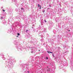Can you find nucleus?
<instances>
[{
    "label": "nucleus",
    "instance_id": "17",
    "mask_svg": "<svg viewBox=\"0 0 73 73\" xmlns=\"http://www.w3.org/2000/svg\"><path fill=\"white\" fill-rule=\"evenodd\" d=\"M39 51H40V50H39Z\"/></svg>",
    "mask_w": 73,
    "mask_h": 73
},
{
    "label": "nucleus",
    "instance_id": "1",
    "mask_svg": "<svg viewBox=\"0 0 73 73\" xmlns=\"http://www.w3.org/2000/svg\"><path fill=\"white\" fill-rule=\"evenodd\" d=\"M38 7H39V9H41V5H40L39 4H38Z\"/></svg>",
    "mask_w": 73,
    "mask_h": 73
},
{
    "label": "nucleus",
    "instance_id": "15",
    "mask_svg": "<svg viewBox=\"0 0 73 73\" xmlns=\"http://www.w3.org/2000/svg\"><path fill=\"white\" fill-rule=\"evenodd\" d=\"M17 37H18V36H17Z\"/></svg>",
    "mask_w": 73,
    "mask_h": 73
},
{
    "label": "nucleus",
    "instance_id": "11",
    "mask_svg": "<svg viewBox=\"0 0 73 73\" xmlns=\"http://www.w3.org/2000/svg\"><path fill=\"white\" fill-rule=\"evenodd\" d=\"M46 58L47 60H48V57H46Z\"/></svg>",
    "mask_w": 73,
    "mask_h": 73
},
{
    "label": "nucleus",
    "instance_id": "2",
    "mask_svg": "<svg viewBox=\"0 0 73 73\" xmlns=\"http://www.w3.org/2000/svg\"><path fill=\"white\" fill-rule=\"evenodd\" d=\"M42 12H45V10L44 9V10H43L42 11Z\"/></svg>",
    "mask_w": 73,
    "mask_h": 73
},
{
    "label": "nucleus",
    "instance_id": "5",
    "mask_svg": "<svg viewBox=\"0 0 73 73\" xmlns=\"http://www.w3.org/2000/svg\"><path fill=\"white\" fill-rule=\"evenodd\" d=\"M47 52H48V53H50V51H47Z\"/></svg>",
    "mask_w": 73,
    "mask_h": 73
},
{
    "label": "nucleus",
    "instance_id": "10",
    "mask_svg": "<svg viewBox=\"0 0 73 73\" xmlns=\"http://www.w3.org/2000/svg\"><path fill=\"white\" fill-rule=\"evenodd\" d=\"M21 9L22 10H23V8H21Z\"/></svg>",
    "mask_w": 73,
    "mask_h": 73
},
{
    "label": "nucleus",
    "instance_id": "6",
    "mask_svg": "<svg viewBox=\"0 0 73 73\" xmlns=\"http://www.w3.org/2000/svg\"><path fill=\"white\" fill-rule=\"evenodd\" d=\"M48 71H50V69H48L47 70Z\"/></svg>",
    "mask_w": 73,
    "mask_h": 73
},
{
    "label": "nucleus",
    "instance_id": "13",
    "mask_svg": "<svg viewBox=\"0 0 73 73\" xmlns=\"http://www.w3.org/2000/svg\"><path fill=\"white\" fill-rule=\"evenodd\" d=\"M52 55H53V56H54V55H53V54Z\"/></svg>",
    "mask_w": 73,
    "mask_h": 73
},
{
    "label": "nucleus",
    "instance_id": "4",
    "mask_svg": "<svg viewBox=\"0 0 73 73\" xmlns=\"http://www.w3.org/2000/svg\"><path fill=\"white\" fill-rule=\"evenodd\" d=\"M44 21L45 22V23H46V20H44Z\"/></svg>",
    "mask_w": 73,
    "mask_h": 73
},
{
    "label": "nucleus",
    "instance_id": "3",
    "mask_svg": "<svg viewBox=\"0 0 73 73\" xmlns=\"http://www.w3.org/2000/svg\"><path fill=\"white\" fill-rule=\"evenodd\" d=\"M17 35H18V36H20V33H17Z\"/></svg>",
    "mask_w": 73,
    "mask_h": 73
},
{
    "label": "nucleus",
    "instance_id": "16",
    "mask_svg": "<svg viewBox=\"0 0 73 73\" xmlns=\"http://www.w3.org/2000/svg\"><path fill=\"white\" fill-rule=\"evenodd\" d=\"M28 72V73H29V72Z\"/></svg>",
    "mask_w": 73,
    "mask_h": 73
},
{
    "label": "nucleus",
    "instance_id": "9",
    "mask_svg": "<svg viewBox=\"0 0 73 73\" xmlns=\"http://www.w3.org/2000/svg\"><path fill=\"white\" fill-rule=\"evenodd\" d=\"M3 12H5V11L4 10H3Z\"/></svg>",
    "mask_w": 73,
    "mask_h": 73
},
{
    "label": "nucleus",
    "instance_id": "7",
    "mask_svg": "<svg viewBox=\"0 0 73 73\" xmlns=\"http://www.w3.org/2000/svg\"><path fill=\"white\" fill-rule=\"evenodd\" d=\"M1 20H2V19H3V17H1Z\"/></svg>",
    "mask_w": 73,
    "mask_h": 73
},
{
    "label": "nucleus",
    "instance_id": "12",
    "mask_svg": "<svg viewBox=\"0 0 73 73\" xmlns=\"http://www.w3.org/2000/svg\"><path fill=\"white\" fill-rule=\"evenodd\" d=\"M27 31H28V30H26V32H27Z\"/></svg>",
    "mask_w": 73,
    "mask_h": 73
},
{
    "label": "nucleus",
    "instance_id": "8",
    "mask_svg": "<svg viewBox=\"0 0 73 73\" xmlns=\"http://www.w3.org/2000/svg\"><path fill=\"white\" fill-rule=\"evenodd\" d=\"M50 53H53L52 52H50Z\"/></svg>",
    "mask_w": 73,
    "mask_h": 73
},
{
    "label": "nucleus",
    "instance_id": "14",
    "mask_svg": "<svg viewBox=\"0 0 73 73\" xmlns=\"http://www.w3.org/2000/svg\"><path fill=\"white\" fill-rule=\"evenodd\" d=\"M68 31H69V32H70V30H68Z\"/></svg>",
    "mask_w": 73,
    "mask_h": 73
}]
</instances>
